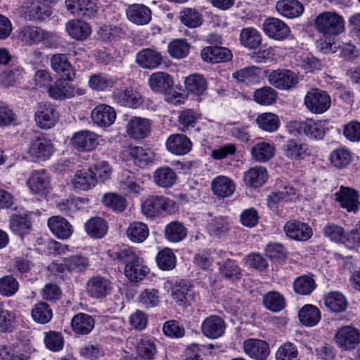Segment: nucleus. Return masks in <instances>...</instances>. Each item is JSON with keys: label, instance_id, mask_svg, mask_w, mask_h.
I'll return each mask as SVG.
<instances>
[{"label": "nucleus", "instance_id": "nucleus-21", "mask_svg": "<svg viewBox=\"0 0 360 360\" xmlns=\"http://www.w3.org/2000/svg\"><path fill=\"white\" fill-rule=\"evenodd\" d=\"M150 127L149 120L141 117H133L129 120L125 129L126 132L131 139L138 140L144 139L149 135Z\"/></svg>", "mask_w": 360, "mask_h": 360}, {"label": "nucleus", "instance_id": "nucleus-22", "mask_svg": "<svg viewBox=\"0 0 360 360\" xmlns=\"http://www.w3.org/2000/svg\"><path fill=\"white\" fill-rule=\"evenodd\" d=\"M162 54L152 49H143L136 55V63L143 69H156L162 65Z\"/></svg>", "mask_w": 360, "mask_h": 360}, {"label": "nucleus", "instance_id": "nucleus-55", "mask_svg": "<svg viewBox=\"0 0 360 360\" xmlns=\"http://www.w3.org/2000/svg\"><path fill=\"white\" fill-rule=\"evenodd\" d=\"M191 286L184 282H180L172 292V297L179 305L191 304L193 299Z\"/></svg>", "mask_w": 360, "mask_h": 360}, {"label": "nucleus", "instance_id": "nucleus-29", "mask_svg": "<svg viewBox=\"0 0 360 360\" xmlns=\"http://www.w3.org/2000/svg\"><path fill=\"white\" fill-rule=\"evenodd\" d=\"M150 89L156 93H167L173 86L172 77L165 72H156L151 74L148 79Z\"/></svg>", "mask_w": 360, "mask_h": 360}, {"label": "nucleus", "instance_id": "nucleus-42", "mask_svg": "<svg viewBox=\"0 0 360 360\" xmlns=\"http://www.w3.org/2000/svg\"><path fill=\"white\" fill-rule=\"evenodd\" d=\"M219 272L223 278L232 282L240 280L242 275L241 269L237 262L229 259L219 263Z\"/></svg>", "mask_w": 360, "mask_h": 360}, {"label": "nucleus", "instance_id": "nucleus-49", "mask_svg": "<svg viewBox=\"0 0 360 360\" xmlns=\"http://www.w3.org/2000/svg\"><path fill=\"white\" fill-rule=\"evenodd\" d=\"M324 304L329 310L333 312H342L347 307L345 297L338 292L328 293L324 298Z\"/></svg>", "mask_w": 360, "mask_h": 360}, {"label": "nucleus", "instance_id": "nucleus-51", "mask_svg": "<svg viewBox=\"0 0 360 360\" xmlns=\"http://www.w3.org/2000/svg\"><path fill=\"white\" fill-rule=\"evenodd\" d=\"M32 317L34 321L41 324L47 323L53 316L52 310L46 302H39L34 304L31 311Z\"/></svg>", "mask_w": 360, "mask_h": 360}, {"label": "nucleus", "instance_id": "nucleus-17", "mask_svg": "<svg viewBox=\"0 0 360 360\" xmlns=\"http://www.w3.org/2000/svg\"><path fill=\"white\" fill-rule=\"evenodd\" d=\"M51 69L64 80L72 82L75 79L76 72L70 63L67 55L53 54L50 58Z\"/></svg>", "mask_w": 360, "mask_h": 360}, {"label": "nucleus", "instance_id": "nucleus-10", "mask_svg": "<svg viewBox=\"0 0 360 360\" xmlns=\"http://www.w3.org/2000/svg\"><path fill=\"white\" fill-rule=\"evenodd\" d=\"M27 184L30 191L40 197H46L52 189L51 177L44 169L33 171Z\"/></svg>", "mask_w": 360, "mask_h": 360}, {"label": "nucleus", "instance_id": "nucleus-64", "mask_svg": "<svg viewBox=\"0 0 360 360\" xmlns=\"http://www.w3.org/2000/svg\"><path fill=\"white\" fill-rule=\"evenodd\" d=\"M276 360H297L298 350L291 342H286L278 349L276 353Z\"/></svg>", "mask_w": 360, "mask_h": 360}, {"label": "nucleus", "instance_id": "nucleus-41", "mask_svg": "<svg viewBox=\"0 0 360 360\" xmlns=\"http://www.w3.org/2000/svg\"><path fill=\"white\" fill-rule=\"evenodd\" d=\"M85 231L94 238H101L107 233L108 224L101 217H96L89 219L84 225Z\"/></svg>", "mask_w": 360, "mask_h": 360}, {"label": "nucleus", "instance_id": "nucleus-13", "mask_svg": "<svg viewBox=\"0 0 360 360\" xmlns=\"http://www.w3.org/2000/svg\"><path fill=\"white\" fill-rule=\"evenodd\" d=\"M99 136L89 130L75 132L71 139L72 146L79 152H91L99 144Z\"/></svg>", "mask_w": 360, "mask_h": 360}, {"label": "nucleus", "instance_id": "nucleus-6", "mask_svg": "<svg viewBox=\"0 0 360 360\" xmlns=\"http://www.w3.org/2000/svg\"><path fill=\"white\" fill-rule=\"evenodd\" d=\"M326 122L307 120L303 122L294 121L289 124L291 133L296 131L297 134L303 133L309 139H321L326 133Z\"/></svg>", "mask_w": 360, "mask_h": 360}, {"label": "nucleus", "instance_id": "nucleus-43", "mask_svg": "<svg viewBox=\"0 0 360 360\" xmlns=\"http://www.w3.org/2000/svg\"><path fill=\"white\" fill-rule=\"evenodd\" d=\"M274 145L266 142H259L251 148L250 153L253 159L258 162H266L274 155Z\"/></svg>", "mask_w": 360, "mask_h": 360}, {"label": "nucleus", "instance_id": "nucleus-14", "mask_svg": "<svg viewBox=\"0 0 360 360\" xmlns=\"http://www.w3.org/2000/svg\"><path fill=\"white\" fill-rule=\"evenodd\" d=\"M267 79L271 86L281 90H289L295 87L298 82L296 74L285 69L271 71L268 75Z\"/></svg>", "mask_w": 360, "mask_h": 360}, {"label": "nucleus", "instance_id": "nucleus-33", "mask_svg": "<svg viewBox=\"0 0 360 360\" xmlns=\"http://www.w3.org/2000/svg\"><path fill=\"white\" fill-rule=\"evenodd\" d=\"M224 329V321L217 316H210L202 323V333L210 338H217L221 336Z\"/></svg>", "mask_w": 360, "mask_h": 360}, {"label": "nucleus", "instance_id": "nucleus-5", "mask_svg": "<svg viewBox=\"0 0 360 360\" xmlns=\"http://www.w3.org/2000/svg\"><path fill=\"white\" fill-rule=\"evenodd\" d=\"M20 16L26 20L43 21L52 14L50 7L39 1L27 0L19 10Z\"/></svg>", "mask_w": 360, "mask_h": 360}, {"label": "nucleus", "instance_id": "nucleus-38", "mask_svg": "<svg viewBox=\"0 0 360 360\" xmlns=\"http://www.w3.org/2000/svg\"><path fill=\"white\" fill-rule=\"evenodd\" d=\"M116 81L105 73L93 74L89 77L88 85L91 89L96 91H105L115 85Z\"/></svg>", "mask_w": 360, "mask_h": 360}, {"label": "nucleus", "instance_id": "nucleus-63", "mask_svg": "<svg viewBox=\"0 0 360 360\" xmlns=\"http://www.w3.org/2000/svg\"><path fill=\"white\" fill-rule=\"evenodd\" d=\"M352 160L350 152L345 148H338L330 155L331 163L338 168H344L347 166Z\"/></svg>", "mask_w": 360, "mask_h": 360}, {"label": "nucleus", "instance_id": "nucleus-56", "mask_svg": "<svg viewBox=\"0 0 360 360\" xmlns=\"http://www.w3.org/2000/svg\"><path fill=\"white\" fill-rule=\"evenodd\" d=\"M277 92L270 86H264L257 89L254 93L255 101L263 105H270L277 99Z\"/></svg>", "mask_w": 360, "mask_h": 360}, {"label": "nucleus", "instance_id": "nucleus-11", "mask_svg": "<svg viewBox=\"0 0 360 360\" xmlns=\"http://www.w3.org/2000/svg\"><path fill=\"white\" fill-rule=\"evenodd\" d=\"M334 340L337 345L346 351L354 349L360 343V331L351 326L338 329Z\"/></svg>", "mask_w": 360, "mask_h": 360}, {"label": "nucleus", "instance_id": "nucleus-26", "mask_svg": "<svg viewBox=\"0 0 360 360\" xmlns=\"http://www.w3.org/2000/svg\"><path fill=\"white\" fill-rule=\"evenodd\" d=\"M283 155L292 160L300 161L310 156L311 150L305 144L295 139H289L283 146Z\"/></svg>", "mask_w": 360, "mask_h": 360}, {"label": "nucleus", "instance_id": "nucleus-62", "mask_svg": "<svg viewBox=\"0 0 360 360\" xmlns=\"http://www.w3.org/2000/svg\"><path fill=\"white\" fill-rule=\"evenodd\" d=\"M102 202L108 208L119 212L124 211L127 205L126 200L123 197L113 193L105 194Z\"/></svg>", "mask_w": 360, "mask_h": 360}, {"label": "nucleus", "instance_id": "nucleus-24", "mask_svg": "<svg viewBox=\"0 0 360 360\" xmlns=\"http://www.w3.org/2000/svg\"><path fill=\"white\" fill-rule=\"evenodd\" d=\"M126 15L128 20L136 25H146L152 18L151 10L140 4L129 5L126 10Z\"/></svg>", "mask_w": 360, "mask_h": 360}, {"label": "nucleus", "instance_id": "nucleus-39", "mask_svg": "<svg viewBox=\"0 0 360 360\" xmlns=\"http://www.w3.org/2000/svg\"><path fill=\"white\" fill-rule=\"evenodd\" d=\"M180 22L186 27L195 29L199 27L203 22L202 15L193 8H184L179 14Z\"/></svg>", "mask_w": 360, "mask_h": 360}, {"label": "nucleus", "instance_id": "nucleus-12", "mask_svg": "<svg viewBox=\"0 0 360 360\" xmlns=\"http://www.w3.org/2000/svg\"><path fill=\"white\" fill-rule=\"evenodd\" d=\"M49 96L55 100H65L85 94V89L73 86L64 80H58L47 90Z\"/></svg>", "mask_w": 360, "mask_h": 360}, {"label": "nucleus", "instance_id": "nucleus-35", "mask_svg": "<svg viewBox=\"0 0 360 360\" xmlns=\"http://www.w3.org/2000/svg\"><path fill=\"white\" fill-rule=\"evenodd\" d=\"M213 193L219 198L231 196L236 188V185L232 179L226 176H218L212 181Z\"/></svg>", "mask_w": 360, "mask_h": 360}, {"label": "nucleus", "instance_id": "nucleus-60", "mask_svg": "<svg viewBox=\"0 0 360 360\" xmlns=\"http://www.w3.org/2000/svg\"><path fill=\"white\" fill-rule=\"evenodd\" d=\"M157 264L162 270H171L176 266V257L172 250L165 248L156 256Z\"/></svg>", "mask_w": 360, "mask_h": 360}, {"label": "nucleus", "instance_id": "nucleus-45", "mask_svg": "<svg viewBox=\"0 0 360 360\" xmlns=\"http://www.w3.org/2000/svg\"><path fill=\"white\" fill-rule=\"evenodd\" d=\"M260 72L259 68L251 66L236 71L233 73V77L246 84H257L259 82Z\"/></svg>", "mask_w": 360, "mask_h": 360}, {"label": "nucleus", "instance_id": "nucleus-7", "mask_svg": "<svg viewBox=\"0 0 360 360\" xmlns=\"http://www.w3.org/2000/svg\"><path fill=\"white\" fill-rule=\"evenodd\" d=\"M89 265V259L82 255H72L63 259L62 262H53L51 269L55 274H79L84 272Z\"/></svg>", "mask_w": 360, "mask_h": 360}, {"label": "nucleus", "instance_id": "nucleus-36", "mask_svg": "<svg viewBox=\"0 0 360 360\" xmlns=\"http://www.w3.org/2000/svg\"><path fill=\"white\" fill-rule=\"evenodd\" d=\"M65 28L68 34L72 38L78 41H83L87 39L91 33L90 25L81 20H69L66 23Z\"/></svg>", "mask_w": 360, "mask_h": 360}, {"label": "nucleus", "instance_id": "nucleus-28", "mask_svg": "<svg viewBox=\"0 0 360 360\" xmlns=\"http://www.w3.org/2000/svg\"><path fill=\"white\" fill-rule=\"evenodd\" d=\"M167 149L172 153L183 155L189 153L192 142L184 134H175L169 136L166 141Z\"/></svg>", "mask_w": 360, "mask_h": 360}, {"label": "nucleus", "instance_id": "nucleus-23", "mask_svg": "<svg viewBox=\"0 0 360 360\" xmlns=\"http://www.w3.org/2000/svg\"><path fill=\"white\" fill-rule=\"evenodd\" d=\"M265 34L274 39L283 40L290 34V28L281 20L276 18H268L262 25Z\"/></svg>", "mask_w": 360, "mask_h": 360}, {"label": "nucleus", "instance_id": "nucleus-48", "mask_svg": "<svg viewBox=\"0 0 360 360\" xmlns=\"http://www.w3.org/2000/svg\"><path fill=\"white\" fill-rule=\"evenodd\" d=\"M148 234V228L143 222H133L129 224L127 229V237L134 243H142L147 238Z\"/></svg>", "mask_w": 360, "mask_h": 360}, {"label": "nucleus", "instance_id": "nucleus-59", "mask_svg": "<svg viewBox=\"0 0 360 360\" xmlns=\"http://www.w3.org/2000/svg\"><path fill=\"white\" fill-rule=\"evenodd\" d=\"M157 352L155 343L147 338L139 340L136 345L137 354L145 359H153Z\"/></svg>", "mask_w": 360, "mask_h": 360}, {"label": "nucleus", "instance_id": "nucleus-47", "mask_svg": "<svg viewBox=\"0 0 360 360\" xmlns=\"http://www.w3.org/2000/svg\"><path fill=\"white\" fill-rule=\"evenodd\" d=\"M320 318L321 313L319 309L311 304L304 306L299 311L300 321L306 326L316 325Z\"/></svg>", "mask_w": 360, "mask_h": 360}, {"label": "nucleus", "instance_id": "nucleus-9", "mask_svg": "<svg viewBox=\"0 0 360 360\" xmlns=\"http://www.w3.org/2000/svg\"><path fill=\"white\" fill-rule=\"evenodd\" d=\"M330 97L325 91L319 89H313L308 91L304 97L307 108L313 113L321 114L330 106Z\"/></svg>", "mask_w": 360, "mask_h": 360}, {"label": "nucleus", "instance_id": "nucleus-16", "mask_svg": "<svg viewBox=\"0 0 360 360\" xmlns=\"http://www.w3.org/2000/svg\"><path fill=\"white\" fill-rule=\"evenodd\" d=\"M112 290V282L101 276L91 277L86 284V293L93 299H103L110 295Z\"/></svg>", "mask_w": 360, "mask_h": 360}, {"label": "nucleus", "instance_id": "nucleus-54", "mask_svg": "<svg viewBox=\"0 0 360 360\" xmlns=\"http://www.w3.org/2000/svg\"><path fill=\"white\" fill-rule=\"evenodd\" d=\"M256 122L260 129L269 132L276 131L280 124L278 117L271 112H264L259 115L257 117Z\"/></svg>", "mask_w": 360, "mask_h": 360}, {"label": "nucleus", "instance_id": "nucleus-34", "mask_svg": "<svg viewBox=\"0 0 360 360\" xmlns=\"http://www.w3.org/2000/svg\"><path fill=\"white\" fill-rule=\"evenodd\" d=\"M95 321L93 316L86 313H79L71 320L72 330L79 335H87L94 328Z\"/></svg>", "mask_w": 360, "mask_h": 360}, {"label": "nucleus", "instance_id": "nucleus-2", "mask_svg": "<svg viewBox=\"0 0 360 360\" xmlns=\"http://www.w3.org/2000/svg\"><path fill=\"white\" fill-rule=\"evenodd\" d=\"M317 31L324 36H337L345 30L343 18L335 12L326 11L320 13L314 20Z\"/></svg>", "mask_w": 360, "mask_h": 360}, {"label": "nucleus", "instance_id": "nucleus-19", "mask_svg": "<svg viewBox=\"0 0 360 360\" xmlns=\"http://www.w3.org/2000/svg\"><path fill=\"white\" fill-rule=\"evenodd\" d=\"M65 5L72 14L87 18L95 16L98 9L97 4L91 0H65Z\"/></svg>", "mask_w": 360, "mask_h": 360}, {"label": "nucleus", "instance_id": "nucleus-4", "mask_svg": "<svg viewBox=\"0 0 360 360\" xmlns=\"http://www.w3.org/2000/svg\"><path fill=\"white\" fill-rule=\"evenodd\" d=\"M54 151V146L51 141L44 134H40L33 139L27 153L34 161H45L51 158Z\"/></svg>", "mask_w": 360, "mask_h": 360}, {"label": "nucleus", "instance_id": "nucleus-37", "mask_svg": "<svg viewBox=\"0 0 360 360\" xmlns=\"http://www.w3.org/2000/svg\"><path fill=\"white\" fill-rule=\"evenodd\" d=\"M72 182L75 188L87 191L96 186L97 179L92 168L82 169L76 172Z\"/></svg>", "mask_w": 360, "mask_h": 360}, {"label": "nucleus", "instance_id": "nucleus-1", "mask_svg": "<svg viewBox=\"0 0 360 360\" xmlns=\"http://www.w3.org/2000/svg\"><path fill=\"white\" fill-rule=\"evenodd\" d=\"M108 255L114 261L125 264L124 273L131 281H142L149 272L143 264V259L130 248H112L108 251Z\"/></svg>", "mask_w": 360, "mask_h": 360}, {"label": "nucleus", "instance_id": "nucleus-40", "mask_svg": "<svg viewBox=\"0 0 360 360\" xmlns=\"http://www.w3.org/2000/svg\"><path fill=\"white\" fill-rule=\"evenodd\" d=\"M155 183L162 188H170L176 181V172L169 167H162L156 169L153 174Z\"/></svg>", "mask_w": 360, "mask_h": 360}, {"label": "nucleus", "instance_id": "nucleus-32", "mask_svg": "<svg viewBox=\"0 0 360 360\" xmlns=\"http://www.w3.org/2000/svg\"><path fill=\"white\" fill-rule=\"evenodd\" d=\"M266 169L262 166H256L250 168L243 174V181L246 186L252 188L262 186L268 179Z\"/></svg>", "mask_w": 360, "mask_h": 360}, {"label": "nucleus", "instance_id": "nucleus-52", "mask_svg": "<svg viewBox=\"0 0 360 360\" xmlns=\"http://www.w3.org/2000/svg\"><path fill=\"white\" fill-rule=\"evenodd\" d=\"M22 40L28 44H36L42 41L47 37V33L37 27H24L20 31Z\"/></svg>", "mask_w": 360, "mask_h": 360}, {"label": "nucleus", "instance_id": "nucleus-27", "mask_svg": "<svg viewBox=\"0 0 360 360\" xmlns=\"http://www.w3.org/2000/svg\"><path fill=\"white\" fill-rule=\"evenodd\" d=\"M243 349L246 354L257 360H265L269 355V344L259 339H248L243 342Z\"/></svg>", "mask_w": 360, "mask_h": 360}, {"label": "nucleus", "instance_id": "nucleus-46", "mask_svg": "<svg viewBox=\"0 0 360 360\" xmlns=\"http://www.w3.org/2000/svg\"><path fill=\"white\" fill-rule=\"evenodd\" d=\"M165 238L171 242L177 243L184 240L187 236V230L179 221L169 223L165 228Z\"/></svg>", "mask_w": 360, "mask_h": 360}, {"label": "nucleus", "instance_id": "nucleus-3", "mask_svg": "<svg viewBox=\"0 0 360 360\" xmlns=\"http://www.w3.org/2000/svg\"><path fill=\"white\" fill-rule=\"evenodd\" d=\"M175 202L162 195H150L141 204V212L148 218H155L170 214L174 210Z\"/></svg>", "mask_w": 360, "mask_h": 360}, {"label": "nucleus", "instance_id": "nucleus-15", "mask_svg": "<svg viewBox=\"0 0 360 360\" xmlns=\"http://www.w3.org/2000/svg\"><path fill=\"white\" fill-rule=\"evenodd\" d=\"M113 100L122 106L134 109L141 106L144 102L141 94L131 87L116 89L113 93Z\"/></svg>", "mask_w": 360, "mask_h": 360}, {"label": "nucleus", "instance_id": "nucleus-20", "mask_svg": "<svg viewBox=\"0 0 360 360\" xmlns=\"http://www.w3.org/2000/svg\"><path fill=\"white\" fill-rule=\"evenodd\" d=\"M283 230L288 238L297 241H306L312 236V230L308 224L295 219L287 221Z\"/></svg>", "mask_w": 360, "mask_h": 360}, {"label": "nucleus", "instance_id": "nucleus-50", "mask_svg": "<svg viewBox=\"0 0 360 360\" xmlns=\"http://www.w3.org/2000/svg\"><path fill=\"white\" fill-rule=\"evenodd\" d=\"M185 86L188 93L198 96L203 94L207 88L205 79L200 75H193L186 77Z\"/></svg>", "mask_w": 360, "mask_h": 360}, {"label": "nucleus", "instance_id": "nucleus-58", "mask_svg": "<svg viewBox=\"0 0 360 360\" xmlns=\"http://www.w3.org/2000/svg\"><path fill=\"white\" fill-rule=\"evenodd\" d=\"M189 44L184 39H175L169 43L167 51L169 56L174 58H184L189 53Z\"/></svg>", "mask_w": 360, "mask_h": 360}, {"label": "nucleus", "instance_id": "nucleus-53", "mask_svg": "<svg viewBox=\"0 0 360 360\" xmlns=\"http://www.w3.org/2000/svg\"><path fill=\"white\" fill-rule=\"evenodd\" d=\"M200 118V114L192 109H186L179 112L178 122L180 129L186 131L194 127L197 121Z\"/></svg>", "mask_w": 360, "mask_h": 360}, {"label": "nucleus", "instance_id": "nucleus-44", "mask_svg": "<svg viewBox=\"0 0 360 360\" xmlns=\"http://www.w3.org/2000/svg\"><path fill=\"white\" fill-rule=\"evenodd\" d=\"M240 41L244 47L249 49H255L261 44L262 36L255 28H243L240 31Z\"/></svg>", "mask_w": 360, "mask_h": 360}, {"label": "nucleus", "instance_id": "nucleus-61", "mask_svg": "<svg viewBox=\"0 0 360 360\" xmlns=\"http://www.w3.org/2000/svg\"><path fill=\"white\" fill-rule=\"evenodd\" d=\"M15 321V314L7 309H5L4 304L0 302V332H11L14 328Z\"/></svg>", "mask_w": 360, "mask_h": 360}, {"label": "nucleus", "instance_id": "nucleus-30", "mask_svg": "<svg viewBox=\"0 0 360 360\" xmlns=\"http://www.w3.org/2000/svg\"><path fill=\"white\" fill-rule=\"evenodd\" d=\"M278 13L286 18H295L304 12V6L298 0H279L276 4Z\"/></svg>", "mask_w": 360, "mask_h": 360}, {"label": "nucleus", "instance_id": "nucleus-8", "mask_svg": "<svg viewBox=\"0 0 360 360\" xmlns=\"http://www.w3.org/2000/svg\"><path fill=\"white\" fill-rule=\"evenodd\" d=\"M34 121L38 127L49 129L55 126L59 119L56 108L50 103H39L34 112Z\"/></svg>", "mask_w": 360, "mask_h": 360}, {"label": "nucleus", "instance_id": "nucleus-31", "mask_svg": "<svg viewBox=\"0 0 360 360\" xmlns=\"http://www.w3.org/2000/svg\"><path fill=\"white\" fill-rule=\"evenodd\" d=\"M48 226L51 231L58 238L67 239L71 236L73 229L68 220L60 216L49 219Z\"/></svg>", "mask_w": 360, "mask_h": 360}, {"label": "nucleus", "instance_id": "nucleus-25", "mask_svg": "<svg viewBox=\"0 0 360 360\" xmlns=\"http://www.w3.org/2000/svg\"><path fill=\"white\" fill-rule=\"evenodd\" d=\"M91 119L94 123L101 127L112 125L116 119L115 109L107 105L100 104L91 112Z\"/></svg>", "mask_w": 360, "mask_h": 360}, {"label": "nucleus", "instance_id": "nucleus-18", "mask_svg": "<svg viewBox=\"0 0 360 360\" xmlns=\"http://www.w3.org/2000/svg\"><path fill=\"white\" fill-rule=\"evenodd\" d=\"M335 200L340 206L348 212L356 213L360 207L359 196L357 191L349 187L340 186L335 193Z\"/></svg>", "mask_w": 360, "mask_h": 360}, {"label": "nucleus", "instance_id": "nucleus-57", "mask_svg": "<svg viewBox=\"0 0 360 360\" xmlns=\"http://www.w3.org/2000/svg\"><path fill=\"white\" fill-rule=\"evenodd\" d=\"M263 303L266 309L274 312L281 311L285 307V299L277 292H269L263 297Z\"/></svg>", "mask_w": 360, "mask_h": 360}]
</instances>
